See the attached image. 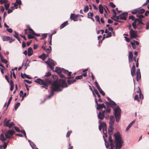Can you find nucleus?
Segmentation results:
<instances>
[{"mask_svg": "<svg viewBox=\"0 0 149 149\" xmlns=\"http://www.w3.org/2000/svg\"><path fill=\"white\" fill-rule=\"evenodd\" d=\"M68 86L65 81L60 79L59 80L54 81L51 85V91L50 94L47 96V98L50 99L54 95V92H59L62 91L61 87H67Z\"/></svg>", "mask_w": 149, "mask_h": 149, "instance_id": "obj_1", "label": "nucleus"}, {"mask_svg": "<svg viewBox=\"0 0 149 149\" xmlns=\"http://www.w3.org/2000/svg\"><path fill=\"white\" fill-rule=\"evenodd\" d=\"M114 136L115 137L114 142L116 144V146L121 148L123 142L122 140L120 133L118 132H116L114 133Z\"/></svg>", "mask_w": 149, "mask_h": 149, "instance_id": "obj_2", "label": "nucleus"}, {"mask_svg": "<svg viewBox=\"0 0 149 149\" xmlns=\"http://www.w3.org/2000/svg\"><path fill=\"white\" fill-rule=\"evenodd\" d=\"M34 82L39 85H42L44 86H42V88H45L47 89V87L48 85L50 84L51 81L48 78L45 79L44 80H42L40 78H38L34 81Z\"/></svg>", "mask_w": 149, "mask_h": 149, "instance_id": "obj_3", "label": "nucleus"}, {"mask_svg": "<svg viewBox=\"0 0 149 149\" xmlns=\"http://www.w3.org/2000/svg\"><path fill=\"white\" fill-rule=\"evenodd\" d=\"M15 133V131L14 130H9L6 131L5 132V135L7 139L13 138V135Z\"/></svg>", "mask_w": 149, "mask_h": 149, "instance_id": "obj_4", "label": "nucleus"}, {"mask_svg": "<svg viewBox=\"0 0 149 149\" xmlns=\"http://www.w3.org/2000/svg\"><path fill=\"white\" fill-rule=\"evenodd\" d=\"M45 62L47 65L48 67L51 70H53L54 69V68L52 66H55V64L52 59L49 58L47 61H45Z\"/></svg>", "mask_w": 149, "mask_h": 149, "instance_id": "obj_5", "label": "nucleus"}, {"mask_svg": "<svg viewBox=\"0 0 149 149\" xmlns=\"http://www.w3.org/2000/svg\"><path fill=\"white\" fill-rule=\"evenodd\" d=\"M10 120H8L7 118H5L4 122V126L8 127L9 128H10L13 126H14L15 125L14 123L12 122L10 123Z\"/></svg>", "mask_w": 149, "mask_h": 149, "instance_id": "obj_6", "label": "nucleus"}, {"mask_svg": "<svg viewBox=\"0 0 149 149\" xmlns=\"http://www.w3.org/2000/svg\"><path fill=\"white\" fill-rule=\"evenodd\" d=\"M113 110L115 116H120L121 111L119 106H117L116 108L114 109Z\"/></svg>", "mask_w": 149, "mask_h": 149, "instance_id": "obj_7", "label": "nucleus"}, {"mask_svg": "<svg viewBox=\"0 0 149 149\" xmlns=\"http://www.w3.org/2000/svg\"><path fill=\"white\" fill-rule=\"evenodd\" d=\"M130 37L132 38H135L137 36V32L131 29L129 32Z\"/></svg>", "mask_w": 149, "mask_h": 149, "instance_id": "obj_8", "label": "nucleus"}, {"mask_svg": "<svg viewBox=\"0 0 149 149\" xmlns=\"http://www.w3.org/2000/svg\"><path fill=\"white\" fill-rule=\"evenodd\" d=\"M110 108H108L106 110H104L102 111L106 119H108L109 117V113L110 112Z\"/></svg>", "mask_w": 149, "mask_h": 149, "instance_id": "obj_9", "label": "nucleus"}, {"mask_svg": "<svg viewBox=\"0 0 149 149\" xmlns=\"http://www.w3.org/2000/svg\"><path fill=\"white\" fill-rule=\"evenodd\" d=\"M127 14V13L124 12L122 13L120 15H119L120 17V20H126Z\"/></svg>", "mask_w": 149, "mask_h": 149, "instance_id": "obj_10", "label": "nucleus"}, {"mask_svg": "<svg viewBox=\"0 0 149 149\" xmlns=\"http://www.w3.org/2000/svg\"><path fill=\"white\" fill-rule=\"evenodd\" d=\"M115 122V118L113 116H110V121L109 125L110 126H113Z\"/></svg>", "mask_w": 149, "mask_h": 149, "instance_id": "obj_11", "label": "nucleus"}, {"mask_svg": "<svg viewBox=\"0 0 149 149\" xmlns=\"http://www.w3.org/2000/svg\"><path fill=\"white\" fill-rule=\"evenodd\" d=\"M12 4L14 5L15 8L17 9L18 8V5L22 4V2L21 0H16L15 2L14 3H13Z\"/></svg>", "mask_w": 149, "mask_h": 149, "instance_id": "obj_12", "label": "nucleus"}, {"mask_svg": "<svg viewBox=\"0 0 149 149\" xmlns=\"http://www.w3.org/2000/svg\"><path fill=\"white\" fill-rule=\"evenodd\" d=\"M78 15H75L74 14L71 13L70 17V19L71 20H73L74 21H77Z\"/></svg>", "mask_w": 149, "mask_h": 149, "instance_id": "obj_13", "label": "nucleus"}, {"mask_svg": "<svg viewBox=\"0 0 149 149\" xmlns=\"http://www.w3.org/2000/svg\"><path fill=\"white\" fill-rule=\"evenodd\" d=\"M129 61L130 62H131L133 60V54L131 51L129 52V55L128 56Z\"/></svg>", "mask_w": 149, "mask_h": 149, "instance_id": "obj_14", "label": "nucleus"}, {"mask_svg": "<svg viewBox=\"0 0 149 149\" xmlns=\"http://www.w3.org/2000/svg\"><path fill=\"white\" fill-rule=\"evenodd\" d=\"M97 117L100 120H102L104 119L105 116L102 111L99 112L97 115Z\"/></svg>", "mask_w": 149, "mask_h": 149, "instance_id": "obj_15", "label": "nucleus"}, {"mask_svg": "<svg viewBox=\"0 0 149 149\" xmlns=\"http://www.w3.org/2000/svg\"><path fill=\"white\" fill-rule=\"evenodd\" d=\"M135 66L134 64L133 63V65L131 70V74L132 77H134V75L135 73Z\"/></svg>", "mask_w": 149, "mask_h": 149, "instance_id": "obj_16", "label": "nucleus"}, {"mask_svg": "<svg viewBox=\"0 0 149 149\" xmlns=\"http://www.w3.org/2000/svg\"><path fill=\"white\" fill-rule=\"evenodd\" d=\"M137 19H135L134 22L132 23V26L134 29H136L137 28V26H138V24H137Z\"/></svg>", "mask_w": 149, "mask_h": 149, "instance_id": "obj_17", "label": "nucleus"}, {"mask_svg": "<svg viewBox=\"0 0 149 149\" xmlns=\"http://www.w3.org/2000/svg\"><path fill=\"white\" fill-rule=\"evenodd\" d=\"M135 122V120H134L131 122L127 127L126 129V131H128L132 125Z\"/></svg>", "mask_w": 149, "mask_h": 149, "instance_id": "obj_18", "label": "nucleus"}, {"mask_svg": "<svg viewBox=\"0 0 149 149\" xmlns=\"http://www.w3.org/2000/svg\"><path fill=\"white\" fill-rule=\"evenodd\" d=\"M33 54V50L31 47H29L28 49V55L29 56H31Z\"/></svg>", "mask_w": 149, "mask_h": 149, "instance_id": "obj_19", "label": "nucleus"}, {"mask_svg": "<svg viewBox=\"0 0 149 149\" xmlns=\"http://www.w3.org/2000/svg\"><path fill=\"white\" fill-rule=\"evenodd\" d=\"M102 108H105V106L104 104H99L97 106V110H99Z\"/></svg>", "mask_w": 149, "mask_h": 149, "instance_id": "obj_20", "label": "nucleus"}, {"mask_svg": "<svg viewBox=\"0 0 149 149\" xmlns=\"http://www.w3.org/2000/svg\"><path fill=\"white\" fill-rule=\"evenodd\" d=\"M55 71L58 74H60L62 72V68H61L59 67H56Z\"/></svg>", "mask_w": 149, "mask_h": 149, "instance_id": "obj_21", "label": "nucleus"}, {"mask_svg": "<svg viewBox=\"0 0 149 149\" xmlns=\"http://www.w3.org/2000/svg\"><path fill=\"white\" fill-rule=\"evenodd\" d=\"M21 77L23 79H24L25 78H26L29 79H31V77H29L28 75L26 74L25 73L23 74V73H21Z\"/></svg>", "mask_w": 149, "mask_h": 149, "instance_id": "obj_22", "label": "nucleus"}, {"mask_svg": "<svg viewBox=\"0 0 149 149\" xmlns=\"http://www.w3.org/2000/svg\"><path fill=\"white\" fill-rule=\"evenodd\" d=\"M107 100L109 101L110 104L112 105H115L116 106V103L114 102L113 101L111 100L109 97H107Z\"/></svg>", "mask_w": 149, "mask_h": 149, "instance_id": "obj_23", "label": "nucleus"}, {"mask_svg": "<svg viewBox=\"0 0 149 149\" xmlns=\"http://www.w3.org/2000/svg\"><path fill=\"white\" fill-rule=\"evenodd\" d=\"M0 57L1 58V61L2 62L5 64L7 63L8 61L6 59H5L1 54H0Z\"/></svg>", "mask_w": 149, "mask_h": 149, "instance_id": "obj_24", "label": "nucleus"}, {"mask_svg": "<svg viewBox=\"0 0 149 149\" xmlns=\"http://www.w3.org/2000/svg\"><path fill=\"white\" fill-rule=\"evenodd\" d=\"M113 127L112 126H109V128L108 130V132L110 135L112 134H113Z\"/></svg>", "mask_w": 149, "mask_h": 149, "instance_id": "obj_25", "label": "nucleus"}, {"mask_svg": "<svg viewBox=\"0 0 149 149\" xmlns=\"http://www.w3.org/2000/svg\"><path fill=\"white\" fill-rule=\"evenodd\" d=\"M0 139L3 142L6 141V139L5 137L3 134H1L0 135Z\"/></svg>", "mask_w": 149, "mask_h": 149, "instance_id": "obj_26", "label": "nucleus"}, {"mask_svg": "<svg viewBox=\"0 0 149 149\" xmlns=\"http://www.w3.org/2000/svg\"><path fill=\"white\" fill-rule=\"evenodd\" d=\"M68 24V21H66L62 23L60 26V29H61L63 28Z\"/></svg>", "mask_w": 149, "mask_h": 149, "instance_id": "obj_27", "label": "nucleus"}, {"mask_svg": "<svg viewBox=\"0 0 149 149\" xmlns=\"http://www.w3.org/2000/svg\"><path fill=\"white\" fill-rule=\"evenodd\" d=\"M99 11L101 14H102L103 12V8L102 5L100 4L99 6Z\"/></svg>", "mask_w": 149, "mask_h": 149, "instance_id": "obj_28", "label": "nucleus"}, {"mask_svg": "<svg viewBox=\"0 0 149 149\" xmlns=\"http://www.w3.org/2000/svg\"><path fill=\"white\" fill-rule=\"evenodd\" d=\"M10 90L11 91H12L14 87L13 83V81L12 80H10Z\"/></svg>", "mask_w": 149, "mask_h": 149, "instance_id": "obj_29", "label": "nucleus"}, {"mask_svg": "<svg viewBox=\"0 0 149 149\" xmlns=\"http://www.w3.org/2000/svg\"><path fill=\"white\" fill-rule=\"evenodd\" d=\"M39 58L42 59L43 61H44L45 59L46 56L45 54L43 53L41 55L39 56Z\"/></svg>", "mask_w": 149, "mask_h": 149, "instance_id": "obj_30", "label": "nucleus"}, {"mask_svg": "<svg viewBox=\"0 0 149 149\" xmlns=\"http://www.w3.org/2000/svg\"><path fill=\"white\" fill-rule=\"evenodd\" d=\"M99 123L102 128L106 127L107 125L104 122H101V121L99 120Z\"/></svg>", "mask_w": 149, "mask_h": 149, "instance_id": "obj_31", "label": "nucleus"}, {"mask_svg": "<svg viewBox=\"0 0 149 149\" xmlns=\"http://www.w3.org/2000/svg\"><path fill=\"white\" fill-rule=\"evenodd\" d=\"M3 146H1L0 147V149H2V147H3V148L4 149H6L8 145V143H6L5 142H3Z\"/></svg>", "mask_w": 149, "mask_h": 149, "instance_id": "obj_32", "label": "nucleus"}, {"mask_svg": "<svg viewBox=\"0 0 149 149\" xmlns=\"http://www.w3.org/2000/svg\"><path fill=\"white\" fill-rule=\"evenodd\" d=\"M138 14H141L142 13H144L145 11V9L143 8H142L141 9H139V8H138Z\"/></svg>", "mask_w": 149, "mask_h": 149, "instance_id": "obj_33", "label": "nucleus"}, {"mask_svg": "<svg viewBox=\"0 0 149 149\" xmlns=\"http://www.w3.org/2000/svg\"><path fill=\"white\" fill-rule=\"evenodd\" d=\"M107 127L103 128V133L106 137L107 136Z\"/></svg>", "mask_w": 149, "mask_h": 149, "instance_id": "obj_34", "label": "nucleus"}, {"mask_svg": "<svg viewBox=\"0 0 149 149\" xmlns=\"http://www.w3.org/2000/svg\"><path fill=\"white\" fill-rule=\"evenodd\" d=\"M28 142H29L31 147L33 148H34L35 147V146H36L35 144L34 143H33L30 140H28Z\"/></svg>", "mask_w": 149, "mask_h": 149, "instance_id": "obj_35", "label": "nucleus"}, {"mask_svg": "<svg viewBox=\"0 0 149 149\" xmlns=\"http://www.w3.org/2000/svg\"><path fill=\"white\" fill-rule=\"evenodd\" d=\"M26 27L27 28V29H26L24 30V31L25 32L28 29L30 31V32H29L30 33H31V32H33V30L30 27L29 25H27L26 26Z\"/></svg>", "mask_w": 149, "mask_h": 149, "instance_id": "obj_36", "label": "nucleus"}, {"mask_svg": "<svg viewBox=\"0 0 149 149\" xmlns=\"http://www.w3.org/2000/svg\"><path fill=\"white\" fill-rule=\"evenodd\" d=\"M76 80L75 79H74L73 80H68L67 81V82L69 85H70L73 84L74 82H75Z\"/></svg>", "mask_w": 149, "mask_h": 149, "instance_id": "obj_37", "label": "nucleus"}, {"mask_svg": "<svg viewBox=\"0 0 149 149\" xmlns=\"http://www.w3.org/2000/svg\"><path fill=\"white\" fill-rule=\"evenodd\" d=\"M15 35H14V36L15 37V38H16L17 39V40L19 41V42L20 43H21V42L20 40V38L19 37L17 36V35H18V33L16 31H15Z\"/></svg>", "mask_w": 149, "mask_h": 149, "instance_id": "obj_38", "label": "nucleus"}, {"mask_svg": "<svg viewBox=\"0 0 149 149\" xmlns=\"http://www.w3.org/2000/svg\"><path fill=\"white\" fill-rule=\"evenodd\" d=\"M141 78V73L139 74V73H136V79L137 81H138Z\"/></svg>", "mask_w": 149, "mask_h": 149, "instance_id": "obj_39", "label": "nucleus"}, {"mask_svg": "<svg viewBox=\"0 0 149 149\" xmlns=\"http://www.w3.org/2000/svg\"><path fill=\"white\" fill-rule=\"evenodd\" d=\"M109 140L110 144V146L111 144H113V140L112 139L111 136L110 135L109 137Z\"/></svg>", "mask_w": 149, "mask_h": 149, "instance_id": "obj_40", "label": "nucleus"}, {"mask_svg": "<svg viewBox=\"0 0 149 149\" xmlns=\"http://www.w3.org/2000/svg\"><path fill=\"white\" fill-rule=\"evenodd\" d=\"M94 93H95L97 95V97H99V98H100V95L99 93L97 91L96 89H95V88L94 87Z\"/></svg>", "mask_w": 149, "mask_h": 149, "instance_id": "obj_41", "label": "nucleus"}, {"mask_svg": "<svg viewBox=\"0 0 149 149\" xmlns=\"http://www.w3.org/2000/svg\"><path fill=\"white\" fill-rule=\"evenodd\" d=\"M100 93L103 95L104 96L105 95V93L101 89V88H100L99 89H98Z\"/></svg>", "mask_w": 149, "mask_h": 149, "instance_id": "obj_42", "label": "nucleus"}, {"mask_svg": "<svg viewBox=\"0 0 149 149\" xmlns=\"http://www.w3.org/2000/svg\"><path fill=\"white\" fill-rule=\"evenodd\" d=\"M93 15V13H89L88 14V16L87 17L88 18H90L91 17H92Z\"/></svg>", "mask_w": 149, "mask_h": 149, "instance_id": "obj_43", "label": "nucleus"}, {"mask_svg": "<svg viewBox=\"0 0 149 149\" xmlns=\"http://www.w3.org/2000/svg\"><path fill=\"white\" fill-rule=\"evenodd\" d=\"M20 103L19 102H17L15 105V109L16 110L18 108V107L20 106Z\"/></svg>", "mask_w": 149, "mask_h": 149, "instance_id": "obj_44", "label": "nucleus"}, {"mask_svg": "<svg viewBox=\"0 0 149 149\" xmlns=\"http://www.w3.org/2000/svg\"><path fill=\"white\" fill-rule=\"evenodd\" d=\"M137 19L138 21H137V24H138V25L139 24H143V23L142 22L141 20L139 19Z\"/></svg>", "mask_w": 149, "mask_h": 149, "instance_id": "obj_45", "label": "nucleus"}, {"mask_svg": "<svg viewBox=\"0 0 149 149\" xmlns=\"http://www.w3.org/2000/svg\"><path fill=\"white\" fill-rule=\"evenodd\" d=\"M134 100H137L139 102L140 100H139V96L138 95H136L134 97Z\"/></svg>", "mask_w": 149, "mask_h": 149, "instance_id": "obj_46", "label": "nucleus"}, {"mask_svg": "<svg viewBox=\"0 0 149 149\" xmlns=\"http://www.w3.org/2000/svg\"><path fill=\"white\" fill-rule=\"evenodd\" d=\"M51 75V72H49L45 73V75H44L45 77H49Z\"/></svg>", "mask_w": 149, "mask_h": 149, "instance_id": "obj_47", "label": "nucleus"}, {"mask_svg": "<svg viewBox=\"0 0 149 149\" xmlns=\"http://www.w3.org/2000/svg\"><path fill=\"white\" fill-rule=\"evenodd\" d=\"M95 20L97 22H98L99 23H100V18L99 16L98 15H96L95 16Z\"/></svg>", "mask_w": 149, "mask_h": 149, "instance_id": "obj_48", "label": "nucleus"}, {"mask_svg": "<svg viewBox=\"0 0 149 149\" xmlns=\"http://www.w3.org/2000/svg\"><path fill=\"white\" fill-rule=\"evenodd\" d=\"M31 33L33 35H35L38 37L40 36V34L36 33L34 31H33L32 32H31Z\"/></svg>", "mask_w": 149, "mask_h": 149, "instance_id": "obj_49", "label": "nucleus"}, {"mask_svg": "<svg viewBox=\"0 0 149 149\" xmlns=\"http://www.w3.org/2000/svg\"><path fill=\"white\" fill-rule=\"evenodd\" d=\"M138 9L137 8V9H135L134 10H133L132 11V13L133 14H136L137 13H138Z\"/></svg>", "mask_w": 149, "mask_h": 149, "instance_id": "obj_50", "label": "nucleus"}, {"mask_svg": "<svg viewBox=\"0 0 149 149\" xmlns=\"http://www.w3.org/2000/svg\"><path fill=\"white\" fill-rule=\"evenodd\" d=\"M35 37L34 36H33L31 34H28V38L29 39H31L34 38Z\"/></svg>", "mask_w": 149, "mask_h": 149, "instance_id": "obj_51", "label": "nucleus"}, {"mask_svg": "<svg viewBox=\"0 0 149 149\" xmlns=\"http://www.w3.org/2000/svg\"><path fill=\"white\" fill-rule=\"evenodd\" d=\"M137 16L138 17L139 19H142L144 17L140 14H137Z\"/></svg>", "mask_w": 149, "mask_h": 149, "instance_id": "obj_52", "label": "nucleus"}, {"mask_svg": "<svg viewBox=\"0 0 149 149\" xmlns=\"http://www.w3.org/2000/svg\"><path fill=\"white\" fill-rule=\"evenodd\" d=\"M8 1V0H0V3L1 4H2L3 3H6Z\"/></svg>", "mask_w": 149, "mask_h": 149, "instance_id": "obj_53", "label": "nucleus"}, {"mask_svg": "<svg viewBox=\"0 0 149 149\" xmlns=\"http://www.w3.org/2000/svg\"><path fill=\"white\" fill-rule=\"evenodd\" d=\"M88 10V6H86L84 7V10L85 13L87 12Z\"/></svg>", "mask_w": 149, "mask_h": 149, "instance_id": "obj_54", "label": "nucleus"}, {"mask_svg": "<svg viewBox=\"0 0 149 149\" xmlns=\"http://www.w3.org/2000/svg\"><path fill=\"white\" fill-rule=\"evenodd\" d=\"M47 33H44L41 36H42V38H41V39H43L44 38H46L47 36Z\"/></svg>", "mask_w": 149, "mask_h": 149, "instance_id": "obj_55", "label": "nucleus"}, {"mask_svg": "<svg viewBox=\"0 0 149 149\" xmlns=\"http://www.w3.org/2000/svg\"><path fill=\"white\" fill-rule=\"evenodd\" d=\"M10 5L8 3H6L5 4L4 6L6 10H7L8 9Z\"/></svg>", "mask_w": 149, "mask_h": 149, "instance_id": "obj_56", "label": "nucleus"}, {"mask_svg": "<svg viewBox=\"0 0 149 149\" xmlns=\"http://www.w3.org/2000/svg\"><path fill=\"white\" fill-rule=\"evenodd\" d=\"M20 132H21L22 134H23L25 136V137L26 138L27 137L26 134V133L24 130H21L20 131Z\"/></svg>", "mask_w": 149, "mask_h": 149, "instance_id": "obj_57", "label": "nucleus"}, {"mask_svg": "<svg viewBox=\"0 0 149 149\" xmlns=\"http://www.w3.org/2000/svg\"><path fill=\"white\" fill-rule=\"evenodd\" d=\"M82 78V75H80L79 76H77L75 77V79H81Z\"/></svg>", "mask_w": 149, "mask_h": 149, "instance_id": "obj_58", "label": "nucleus"}, {"mask_svg": "<svg viewBox=\"0 0 149 149\" xmlns=\"http://www.w3.org/2000/svg\"><path fill=\"white\" fill-rule=\"evenodd\" d=\"M109 4L110 6L113 8H114L116 7V6L112 2H110Z\"/></svg>", "mask_w": 149, "mask_h": 149, "instance_id": "obj_59", "label": "nucleus"}, {"mask_svg": "<svg viewBox=\"0 0 149 149\" xmlns=\"http://www.w3.org/2000/svg\"><path fill=\"white\" fill-rule=\"evenodd\" d=\"M120 116H115L116 120L117 122H118L120 120Z\"/></svg>", "mask_w": 149, "mask_h": 149, "instance_id": "obj_60", "label": "nucleus"}, {"mask_svg": "<svg viewBox=\"0 0 149 149\" xmlns=\"http://www.w3.org/2000/svg\"><path fill=\"white\" fill-rule=\"evenodd\" d=\"M111 36V32H109L107 33V35L106 36V38H107L110 37Z\"/></svg>", "mask_w": 149, "mask_h": 149, "instance_id": "obj_61", "label": "nucleus"}, {"mask_svg": "<svg viewBox=\"0 0 149 149\" xmlns=\"http://www.w3.org/2000/svg\"><path fill=\"white\" fill-rule=\"evenodd\" d=\"M68 72V70H66L63 68H62V72H63L65 74H67Z\"/></svg>", "mask_w": 149, "mask_h": 149, "instance_id": "obj_62", "label": "nucleus"}, {"mask_svg": "<svg viewBox=\"0 0 149 149\" xmlns=\"http://www.w3.org/2000/svg\"><path fill=\"white\" fill-rule=\"evenodd\" d=\"M12 99V97H11L9 99L8 101V102L7 105V108L8 107V106L10 104V102L11 101Z\"/></svg>", "mask_w": 149, "mask_h": 149, "instance_id": "obj_63", "label": "nucleus"}, {"mask_svg": "<svg viewBox=\"0 0 149 149\" xmlns=\"http://www.w3.org/2000/svg\"><path fill=\"white\" fill-rule=\"evenodd\" d=\"M14 128L15 130L18 132H20V130L19 127L17 126H14Z\"/></svg>", "mask_w": 149, "mask_h": 149, "instance_id": "obj_64", "label": "nucleus"}]
</instances>
